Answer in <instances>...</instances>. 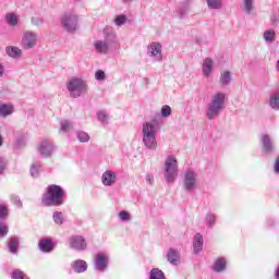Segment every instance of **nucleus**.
<instances>
[{
    "mask_svg": "<svg viewBox=\"0 0 279 279\" xmlns=\"http://www.w3.org/2000/svg\"><path fill=\"white\" fill-rule=\"evenodd\" d=\"M163 171H178V159L174 156L170 155L166 158Z\"/></svg>",
    "mask_w": 279,
    "mask_h": 279,
    "instance_id": "18",
    "label": "nucleus"
},
{
    "mask_svg": "<svg viewBox=\"0 0 279 279\" xmlns=\"http://www.w3.org/2000/svg\"><path fill=\"white\" fill-rule=\"evenodd\" d=\"M263 38H264L265 43H267V45H271V44L276 43V31H274L271 28L265 31L263 34Z\"/></svg>",
    "mask_w": 279,
    "mask_h": 279,
    "instance_id": "28",
    "label": "nucleus"
},
{
    "mask_svg": "<svg viewBox=\"0 0 279 279\" xmlns=\"http://www.w3.org/2000/svg\"><path fill=\"white\" fill-rule=\"evenodd\" d=\"M44 21L41 17H32V25H35L36 27L43 25Z\"/></svg>",
    "mask_w": 279,
    "mask_h": 279,
    "instance_id": "50",
    "label": "nucleus"
},
{
    "mask_svg": "<svg viewBox=\"0 0 279 279\" xmlns=\"http://www.w3.org/2000/svg\"><path fill=\"white\" fill-rule=\"evenodd\" d=\"M11 202L14 204V206H17V208H23V202H21V198L16 195H11Z\"/></svg>",
    "mask_w": 279,
    "mask_h": 279,
    "instance_id": "46",
    "label": "nucleus"
},
{
    "mask_svg": "<svg viewBox=\"0 0 279 279\" xmlns=\"http://www.w3.org/2000/svg\"><path fill=\"white\" fill-rule=\"evenodd\" d=\"M101 182L104 186H113L117 184V172L112 170H107L102 173Z\"/></svg>",
    "mask_w": 279,
    "mask_h": 279,
    "instance_id": "14",
    "label": "nucleus"
},
{
    "mask_svg": "<svg viewBox=\"0 0 279 279\" xmlns=\"http://www.w3.org/2000/svg\"><path fill=\"white\" fill-rule=\"evenodd\" d=\"M275 173H279V156L275 161Z\"/></svg>",
    "mask_w": 279,
    "mask_h": 279,
    "instance_id": "53",
    "label": "nucleus"
},
{
    "mask_svg": "<svg viewBox=\"0 0 279 279\" xmlns=\"http://www.w3.org/2000/svg\"><path fill=\"white\" fill-rule=\"evenodd\" d=\"M161 117H171V108L169 107V105H165L161 107Z\"/></svg>",
    "mask_w": 279,
    "mask_h": 279,
    "instance_id": "48",
    "label": "nucleus"
},
{
    "mask_svg": "<svg viewBox=\"0 0 279 279\" xmlns=\"http://www.w3.org/2000/svg\"><path fill=\"white\" fill-rule=\"evenodd\" d=\"M76 136L80 143H88V141H90V135L84 131H77Z\"/></svg>",
    "mask_w": 279,
    "mask_h": 279,
    "instance_id": "38",
    "label": "nucleus"
},
{
    "mask_svg": "<svg viewBox=\"0 0 279 279\" xmlns=\"http://www.w3.org/2000/svg\"><path fill=\"white\" fill-rule=\"evenodd\" d=\"M228 268V260L226 257H218L215 259L214 265L211 266L213 271L215 274H223Z\"/></svg>",
    "mask_w": 279,
    "mask_h": 279,
    "instance_id": "15",
    "label": "nucleus"
},
{
    "mask_svg": "<svg viewBox=\"0 0 279 279\" xmlns=\"http://www.w3.org/2000/svg\"><path fill=\"white\" fill-rule=\"evenodd\" d=\"M39 174H40L39 163H33L31 166V175H32V178H38Z\"/></svg>",
    "mask_w": 279,
    "mask_h": 279,
    "instance_id": "42",
    "label": "nucleus"
},
{
    "mask_svg": "<svg viewBox=\"0 0 279 279\" xmlns=\"http://www.w3.org/2000/svg\"><path fill=\"white\" fill-rule=\"evenodd\" d=\"M146 182H147V184H154V174L147 173L146 174Z\"/></svg>",
    "mask_w": 279,
    "mask_h": 279,
    "instance_id": "51",
    "label": "nucleus"
},
{
    "mask_svg": "<svg viewBox=\"0 0 279 279\" xmlns=\"http://www.w3.org/2000/svg\"><path fill=\"white\" fill-rule=\"evenodd\" d=\"M125 1H132V0H125Z\"/></svg>",
    "mask_w": 279,
    "mask_h": 279,
    "instance_id": "57",
    "label": "nucleus"
},
{
    "mask_svg": "<svg viewBox=\"0 0 279 279\" xmlns=\"http://www.w3.org/2000/svg\"><path fill=\"white\" fill-rule=\"evenodd\" d=\"M147 56L154 62H162V45L156 41L150 43L147 47Z\"/></svg>",
    "mask_w": 279,
    "mask_h": 279,
    "instance_id": "10",
    "label": "nucleus"
},
{
    "mask_svg": "<svg viewBox=\"0 0 279 279\" xmlns=\"http://www.w3.org/2000/svg\"><path fill=\"white\" fill-rule=\"evenodd\" d=\"M194 254L197 255L202 250H204V236L201 233H196L193 242Z\"/></svg>",
    "mask_w": 279,
    "mask_h": 279,
    "instance_id": "21",
    "label": "nucleus"
},
{
    "mask_svg": "<svg viewBox=\"0 0 279 279\" xmlns=\"http://www.w3.org/2000/svg\"><path fill=\"white\" fill-rule=\"evenodd\" d=\"M71 267L75 274H84L88 269V264L86 260L76 259L71 263Z\"/></svg>",
    "mask_w": 279,
    "mask_h": 279,
    "instance_id": "16",
    "label": "nucleus"
},
{
    "mask_svg": "<svg viewBox=\"0 0 279 279\" xmlns=\"http://www.w3.org/2000/svg\"><path fill=\"white\" fill-rule=\"evenodd\" d=\"M19 245H20L19 238L12 236L8 242V250L10 254H19Z\"/></svg>",
    "mask_w": 279,
    "mask_h": 279,
    "instance_id": "26",
    "label": "nucleus"
},
{
    "mask_svg": "<svg viewBox=\"0 0 279 279\" xmlns=\"http://www.w3.org/2000/svg\"><path fill=\"white\" fill-rule=\"evenodd\" d=\"M3 73H5V68L0 63V77H3Z\"/></svg>",
    "mask_w": 279,
    "mask_h": 279,
    "instance_id": "54",
    "label": "nucleus"
},
{
    "mask_svg": "<svg viewBox=\"0 0 279 279\" xmlns=\"http://www.w3.org/2000/svg\"><path fill=\"white\" fill-rule=\"evenodd\" d=\"M9 210L5 205L0 204V221H5L8 219Z\"/></svg>",
    "mask_w": 279,
    "mask_h": 279,
    "instance_id": "43",
    "label": "nucleus"
},
{
    "mask_svg": "<svg viewBox=\"0 0 279 279\" xmlns=\"http://www.w3.org/2000/svg\"><path fill=\"white\" fill-rule=\"evenodd\" d=\"M94 48L97 53H108L110 49V45H108V41L97 40L94 43Z\"/></svg>",
    "mask_w": 279,
    "mask_h": 279,
    "instance_id": "23",
    "label": "nucleus"
},
{
    "mask_svg": "<svg viewBox=\"0 0 279 279\" xmlns=\"http://www.w3.org/2000/svg\"><path fill=\"white\" fill-rule=\"evenodd\" d=\"M11 114H14V106L12 104H5L0 101V117H10Z\"/></svg>",
    "mask_w": 279,
    "mask_h": 279,
    "instance_id": "22",
    "label": "nucleus"
},
{
    "mask_svg": "<svg viewBox=\"0 0 279 279\" xmlns=\"http://www.w3.org/2000/svg\"><path fill=\"white\" fill-rule=\"evenodd\" d=\"M3 142H4L3 135L0 133V148L3 147Z\"/></svg>",
    "mask_w": 279,
    "mask_h": 279,
    "instance_id": "55",
    "label": "nucleus"
},
{
    "mask_svg": "<svg viewBox=\"0 0 279 279\" xmlns=\"http://www.w3.org/2000/svg\"><path fill=\"white\" fill-rule=\"evenodd\" d=\"M205 221L208 228H214L217 221V215H215L214 213H207L205 216Z\"/></svg>",
    "mask_w": 279,
    "mask_h": 279,
    "instance_id": "32",
    "label": "nucleus"
},
{
    "mask_svg": "<svg viewBox=\"0 0 279 279\" xmlns=\"http://www.w3.org/2000/svg\"><path fill=\"white\" fill-rule=\"evenodd\" d=\"M223 108H226V94L223 92L215 93L207 105L206 118L209 121H215L223 112Z\"/></svg>",
    "mask_w": 279,
    "mask_h": 279,
    "instance_id": "3",
    "label": "nucleus"
},
{
    "mask_svg": "<svg viewBox=\"0 0 279 279\" xmlns=\"http://www.w3.org/2000/svg\"><path fill=\"white\" fill-rule=\"evenodd\" d=\"M113 21L117 27H121L122 25H125V23L128 22V16H125L124 14L117 15Z\"/></svg>",
    "mask_w": 279,
    "mask_h": 279,
    "instance_id": "39",
    "label": "nucleus"
},
{
    "mask_svg": "<svg viewBox=\"0 0 279 279\" xmlns=\"http://www.w3.org/2000/svg\"><path fill=\"white\" fill-rule=\"evenodd\" d=\"M166 258L170 265H178L180 263V251L175 248H169L166 254Z\"/></svg>",
    "mask_w": 279,
    "mask_h": 279,
    "instance_id": "19",
    "label": "nucleus"
},
{
    "mask_svg": "<svg viewBox=\"0 0 279 279\" xmlns=\"http://www.w3.org/2000/svg\"><path fill=\"white\" fill-rule=\"evenodd\" d=\"M37 153L41 158H51L53 154L56 153V144L51 142L50 140H43L37 145Z\"/></svg>",
    "mask_w": 279,
    "mask_h": 279,
    "instance_id": "7",
    "label": "nucleus"
},
{
    "mask_svg": "<svg viewBox=\"0 0 279 279\" xmlns=\"http://www.w3.org/2000/svg\"><path fill=\"white\" fill-rule=\"evenodd\" d=\"M179 170H163V178L167 184H173L178 180Z\"/></svg>",
    "mask_w": 279,
    "mask_h": 279,
    "instance_id": "25",
    "label": "nucleus"
},
{
    "mask_svg": "<svg viewBox=\"0 0 279 279\" xmlns=\"http://www.w3.org/2000/svg\"><path fill=\"white\" fill-rule=\"evenodd\" d=\"M71 250H75V252H84L88 247L86 243V239L82 235H72L69 239Z\"/></svg>",
    "mask_w": 279,
    "mask_h": 279,
    "instance_id": "11",
    "label": "nucleus"
},
{
    "mask_svg": "<svg viewBox=\"0 0 279 279\" xmlns=\"http://www.w3.org/2000/svg\"><path fill=\"white\" fill-rule=\"evenodd\" d=\"M149 279H165V272L159 268H153L150 270Z\"/></svg>",
    "mask_w": 279,
    "mask_h": 279,
    "instance_id": "35",
    "label": "nucleus"
},
{
    "mask_svg": "<svg viewBox=\"0 0 279 279\" xmlns=\"http://www.w3.org/2000/svg\"><path fill=\"white\" fill-rule=\"evenodd\" d=\"M107 43H117V33L114 29H110L109 32L105 33Z\"/></svg>",
    "mask_w": 279,
    "mask_h": 279,
    "instance_id": "40",
    "label": "nucleus"
},
{
    "mask_svg": "<svg viewBox=\"0 0 279 279\" xmlns=\"http://www.w3.org/2000/svg\"><path fill=\"white\" fill-rule=\"evenodd\" d=\"M276 69L279 71V60L276 63Z\"/></svg>",
    "mask_w": 279,
    "mask_h": 279,
    "instance_id": "56",
    "label": "nucleus"
},
{
    "mask_svg": "<svg viewBox=\"0 0 279 279\" xmlns=\"http://www.w3.org/2000/svg\"><path fill=\"white\" fill-rule=\"evenodd\" d=\"M52 219L57 226H62L64 223V214L62 211H54Z\"/></svg>",
    "mask_w": 279,
    "mask_h": 279,
    "instance_id": "34",
    "label": "nucleus"
},
{
    "mask_svg": "<svg viewBox=\"0 0 279 279\" xmlns=\"http://www.w3.org/2000/svg\"><path fill=\"white\" fill-rule=\"evenodd\" d=\"M207 5L210 10H221L223 3L221 0H207Z\"/></svg>",
    "mask_w": 279,
    "mask_h": 279,
    "instance_id": "36",
    "label": "nucleus"
},
{
    "mask_svg": "<svg viewBox=\"0 0 279 279\" xmlns=\"http://www.w3.org/2000/svg\"><path fill=\"white\" fill-rule=\"evenodd\" d=\"M10 232V228L5 222H0V239H5L8 233Z\"/></svg>",
    "mask_w": 279,
    "mask_h": 279,
    "instance_id": "41",
    "label": "nucleus"
},
{
    "mask_svg": "<svg viewBox=\"0 0 279 279\" xmlns=\"http://www.w3.org/2000/svg\"><path fill=\"white\" fill-rule=\"evenodd\" d=\"M12 279H29V278L27 277V275H25V272L19 269H15L12 272Z\"/></svg>",
    "mask_w": 279,
    "mask_h": 279,
    "instance_id": "44",
    "label": "nucleus"
},
{
    "mask_svg": "<svg viewBox=\"0 0 279 279\" xmlns=\"http://www.w3.org/2000/svg\"><path fill=\"white\" fill-rule=\"evenodd\" d=\"M61 27L69 32L70 34H73L77 29V23L80 22L77 14L73 12H66L61 15L60 19Z\"/></svg>",
    "mask_w": 279,
    "mask_h": 279,
    "instance_id": "6",
    "label": "nucleus"
},
{
    "mask_svg": "<svg viewBox=\"0 0 279 279\" xmlns=\"http://www.w3.org/2000/svg\"><path fill=\"white\" fill-rule=\"evenodd\" d=\"M5 167H8V159H5L3 156H0V175H3Z\"/></svg>",
    "mask_w": 279,
    "mask_h": 279,
    "instance_id": "45",
    "label": "nucleus"
},
{
    "mask_svg": "<svg viewBox=\"0 0 279 279\" xmlns=\"http://www.w3.org/2000/svg\"><path fill=\"white\" fill-rule=\"evenodd\" d=\"M110 263V255L108 253H98L94 257V269L95 271H99L104 274L106 269H108V265Z\"/></svg>",
    "mask_w": 279,
    "mask_h": 279,
    "instance_id": "9",
    "label": "nucleus"
},
{
    "mask_svg": "<svg viewBox=\"0 0 279 279\" xmlns=\"http://www.w3.org/2000/svg\"><path fill=\"white\" fill-rule=\"evenodd\" d=\"M254 10V0H242V11L244 14H253Z\"/></svg>",
    "mask_w": 279,
    "mask_h": 279,
    "instance_id": "27",
    "label": "nucleus"
},
{
    "mask_svg": "<svg viewBox=\"0 0 279 279\" xmlns=\"http://www.w3.org/2000/svg\"><path fill=\"white\" fill-rule=\"evenodd\" d=\"M71 130H73V122L69 121V120H62L60 122V132H71Z\"/></svg>",
    "mask_w": 279,
    "mask_h": 279,
    "instance_id": "33",
    "label": "nucleus"
},
{
    "mask_svg": "<svg viewBox=\"0 0 279 279\" xmlns=\"http://www.w3.org/2000/svg\"><path fill=\"white\" fill-rule=\"evenodd\" d=\"M259 141L262 143V151H264V154H271V151L276 149L274 146V140H271L270 135L263 133L259 136Z\"/></svg>",
    "mask_w": 279,
    "mask_h": 279,
    "instance_id": "12",
    "label": "nucleus"
},
{
    "mask_svg": "<svg viewBox=\"0 0 279 279\" xmlns=\"http://www.w3.org/2000/svg\"><path fill=\"white\" fill-rule=\"evenodd\" d=\"M118 217L120 219V221H130L131 217H130V213H128L126 210H122L118 214Z\"/></svg>",
    "mask_w": 279,
    "mask_h": 279,
    "instance_id": "47",
    "label": "nucleus"
},
{
    "mask_svg": "<svg viewBox=\"0 0 279 279\" xmlns=\"http://www.w3.org/2000/svg\"><path fill=\"white\" fill-rule=\"evenodd\" d=\"M97 119L102 125H108V123H110V116L106 111H98Z\"/></svg>",
    "mask_w": 279,
    "mask_h": 279,
    "instance_id": "31",
    "label": "nucleus"
},
{
    "mask_svg": "<svg viewBox=\"0 0 279 279\" xmlns=\"http://www.w3.org/2000/svg\"><path fill=\"white\" fill-rule=\"evenodd\" d=\"M95 80H97V82H104V80H106V72H104L102 70L96 71Z\"/></svg>",
    "mask_w": 279,
    "mask_h": 279,
    "instance_id": "49",
    "label": "nucleus"
},
{
    "mask_svg": "<svg viewBox=\"0 0 279 279\" xmlns=\"http://www.w3.org/2000/svg\"><path fill=\"white\" fill-rule=\"evenodd\" d=\"M215 71V61L210 58H205L202 63V73L205 77H210Z\"/></svg>",
    "mask_w": 279,
    "mask_h": 279,
    "instance_id": "13",
    "label": "nucleus"
},
{
    "mask_svg": "<svg viewBox=\"0 0 279 279\" xmlns=\"http://www.w3.org/2000/svg\"><path fill=\"white\" fill-rule=\"evenodd\" d=\"M269 106L272 110H279V92L270 95Z\"/></svg>",
    "mask_w": 279,
    "mask_h": 279,
    "instance_id": "30",
    "label": "nucleus"
},
{
    "mask_svg": "<svg viewBox=\"0 0 279 279\" xmlns=\"http://www.w3.org/2000/svg\"><path fill=\"white\" fill-rule=\"evenodd\" d=\"M270 21H271L272 25H278L279 17L276 15H271Z\"/></svg>",
    "mask_w": 279,
    "mask_h": 279,
    "instance_id": "52",
    "label": "nucleus"
},
{
    "mask_svg": "<svg viewBox=\"0 0 279 279\" xmlns=\"http://www.w3.org/2000/svg\"><path fill=\"white\" fill-rule=\"evenodd\" d=\"M5 53L13 60H21L23 58V50L16 46H9L5 48Z\"/></svg>",
    "mask_w": 279,
    "mask_h": 279,
    "instance_id": "17",
    "label": "nucleus"
},
{
    "mask_svg": "<svg viewBox=\"0 0 279 279\" xmlns=\"http://www.w3.org/2000/svg\"><path fill=\"white\" fill-rule=\"evenodd\" d=\"M156 134H158V123L156 121H149L143 124L142 143L144 147L150 151H156V149H158Z\"/></svg>",
    "mask_w": 279,
    "mask_h": 279,
    "instance_id": "2",
    "label": "nucleus"
},
{
    "mask_svg": "<svg viewBox=\"0 0 279 279\" xmlns=\"http://www.w3.org/2000/svg\"><path fill=\"white\" fill-rule=\"evenodd\" d=\"M21 45L25 51L34 49L38 45V33L32 31L24 32Z\"/></svg>",
    "mask_w": 279,
    "mask_h": 279,
    "instance_id": "8",
    "label": "nucleus"
},
{
    "mask_svg": "<svg viewBox=\"0 0 279 279\" xmlns=\"http://www.w3.org/2000/svg\"><path fill=\"white\" fill-rule=\"evenodd\" d=\"M66 193L60 185L50 184L46 189L41 197V204L44 206H62L64 204V197Z\"/></svg>",
    "mask_w": 279,
    "mask_h": 279,
    "instance_id": "1",
    "label": "nucleus"
},
{
    "mask_svg": "<svg viewBox=\"0 0 279 279\" xmlns=\"http://www.w3.org/2000/svg\"><path fill=\"white\" fill-rule=\"evenodd\" d=\"M190 8L187 4H183L178 10V16L179 19H186L189 16Z\"/></svg>",
    "mask_w": 279,
    "mask_h": 279,
    "instance_id": "37",
    "label": "nucleus"
},
{
    "mask_svg": "<svg viewBox=\"0 0 279 279\" xmlns=\"http://www.w3.org/2000/svg\"><path fill=\"white\" fill-rule=\"evenodd\" d=\"M5 21L10 27H16L19 25V15L16 13H7Z\"/></svg>",
    "mask_w": 279,
    "mask_h": 279,
    "instance_id": "29",
    "label": "nucleus"
},
{
    "mask_svg": "<svg viewBox=\"0 0 279 279\" xmlns=\"http://www.w3.org/2000/svg\"><path fill=\"white\" fill-rule=\"evenodd\" d=\"M183 189L186 193H193L199 185V180L197 179V172L194 170H185L183 173Z\"/></svg>",
    "mask_w": 279,
    "mask_h": 279,
    "instance_id": "5",
    "label": "nucleus"
},
{
    "mask_svg": "<svg viewBox=\"0 0 279 279\" xmlns=\"http://www.w3.org/2000/svg\"><path fill=\"white\" fill-rule=\"evenodd\" d=\"M66 88L70 93V97L77 99L88 93V82L82 77H72L68 81Z\"/></svg>",
    "mask_w": 279,
    "mask_h": 279,
    "instance_id": "4",
    "label": "nucleus"
},
{
    "mask_svg": "<svg viewBox=\"0 0 279 279\" xmlns=\"http://www.w3.org/2000/svg\"><path fill=\"white\" fill-rule=\"evenodd\" d=\"M39 250L40 252H45L46 254H49V252H53V242L49 239H43L39 241Z\"/></svg>",
    "mask_w": 279,
    "mask_h": 279,
    "instance_id": "24",
    "label": "nucleus"
},
{
    "mask_svg": "<svg viewBox=\"0 0 279 279\" xmlns=\"http://www.w3.org/2000/svg\"><path fill=\"white\" fill-rule=\"evenodd\" d=\"M219 84L220 86H230L232 84V72L225 70L220 73L219 76Z\"/></svg>",
    "mask_w": 279,
    "mask_h": 279,
    "instance_id": "20",
    "label": "nucleus"
}]
</instances>
